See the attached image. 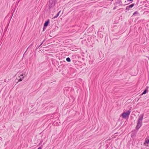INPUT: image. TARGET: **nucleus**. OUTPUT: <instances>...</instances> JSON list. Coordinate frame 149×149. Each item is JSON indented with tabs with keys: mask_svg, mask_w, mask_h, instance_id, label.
<instances>
[{
	"mask_svg": "<svg viewBox=\"0 0 149 149\" xmlns=\"http://www.w3.org/2000/svg\"><path fill=\"white\" fill-rule=\"evenodd\" d=\"M24 77H23L22 78L20 77L18 79V82L22 81L24 79Z\"/></svg>",
	"mask_w": 149,
	"mask_h": 149,
	"instance_id": "1a4fd4ad",
	"label": "nucleus"
},
{
	"mask_svg": "<svg viewBox=\"0 0 149 149\" xmlns=\"http://www.w3.org/2000/svg\"><path fill=\"white\" fill-rule=\"evenodd\" d=\"M66 61L68 62H70L71 61V60L69 57H68L66 58Z\"/></svg>",
	"mask_w": 149,
	"mask_h": 149,
	"instance_id": "f8f14e48",
	"label": "nucleus"
},
{
	"mask_svg": "<svg viewBox=\"0 0 149 149\" xmlns=\"http://www.w3.org/2000/svg\"><path fill=\"white\" fill-rule=\"evenodd\" d=\"M131 111L128 110L126 112H124L121 115L122 117L123 118H125L126 117H128L130 115Z\"/></svg>",
	"mask_w": 149,
	"mask_h": 149,
	"instance_id": "f03ea898",
	"label": "nucleus"
},
{
	"mask_svg": "<svg viewBox=\"0 0 149 149\" xmlns=\"http://www.w3.org/2000/svg\"><path fill=\"white\" fill-rule=\"evenodd\" d=\"M56 3V0H49L48 5L49 9H50L53 8Z\"/></svg>",
	"mask_w": 149,
	"mask_h": 149,
	"instance_id": "f257e3e1",
	"label": "nucleus"
},
{
	"mask_svg": "<svg viewBox=\"0 0 149 149\" xmlns=\"http://www.w3.org/2000/svg\"><path fill=\"white\" fill-rule=\"evenodd\" d=\"M4 81L5 82H7L8 81H7V80L6 79H5V80H4Z\"/></svg>",
	"mask_w": 149,
	"mask_h": 149,
	"instance_id": "f3484780",
	"label": "nucleus"
},
{
	"mask_svg": "<svg viewBox=\"0 0 149 149\" xmlns=\"http://www.w3.org/2000/svg\"><path fill=\"white\" fill-rule=\"evenodd\" d=\"M149 143V139H146L145 141V142L144 143V145L145 146H148V145H146V144H148Z\"/></svg>",
	"mask_w": 149,
	"mask_h": 149,
	"instance_id": "0eeeda50",
	"label": "nucleus"
},
{
	"mask_svg": "<svg viewBox=\"0 0 149 149\" xmlns=\"http://www.w3.org/2000/svg\"><path fill=\"white\" fill-rule=\"evenodd\" d=\"M103 36V35H101V36H100V37L101 38H102Z\"/></svg>",
	"mask_w": 149,
	"mask_h": 149,
	"instance_id": "412c9836",
	"label": "nucleus"
},
{
	"mask_svg": "<svg viewBox=\"0 0 149 149\" xmlns=\"http://www.w3.org/2000/svg\"><path fill=\"white\" fill-rule=\"evenodd\" d=\"M139 14V12L137 11H135L133 14V16H134L136 15H138Z\"/></svg>",
	"mask_w": 149,
	"mask_h": 149,
	"instance_id": "9d476101",
	"label": "nucleus"
},
{
	"mask_svg": "<svg viewBox=\"0 0 149 149\" xmlns=\"http://www.w3.org/2000/svg\"><path fill=\"white\" fill-rule=\"evenodd\" d=\"M148 87L147 86H146V88H145L144 91L141 94V95H143L146 94L148 91Z\"/></svg>",
	"mask_w": 149,
	"mask_h": 149,
	"instance_id": "423d86ee",
	"label": "nucleus"
},
{
	"mask_svg": "<svg viewBox=\"0 0 149 149\" xmlns=\"http://www.w3.org/2000/svg\"><path fill=\"white\" fill-rule=\"evenodd\" d=\"M37 149H42V148L40 147H39Z\"/></svg>",
	"mask_w": 149,
	"mask_h": 149,
	"instance_id": "a211bd4d",
	"label": "nucleus"
},
{
	"mask_svg": "<svg viewBox=\"0 0 149 149\" xmlns=\"http://www.w3.org/2000/svg\"><path fill=\"white\" fill-rule=\"evenodd\" d=\"M134 3H132L127 6L126 7V9L127 10H129L131 8L133 7L134 6Z\"/></svg>",
	"mask_w": 149,
	"mask_h": 149,
	"instance_id": "39448f33",
	"label": "nucleus"
},
{
	"mask_svg": "<svg viewBox=\"0 0 149 149\" xmlns=\"http://www.w3.org/2000/svg\"><path fill=\"white\" fill-rule=\"evenodd\" d=\"M133 0H127V1H133Z\"/></svg>",
	"mask_w": 149,
	"mask_h": 149,
	"instance_id": "6ab92c4d",
	"label": "nucleus"
},
{
	"mask_svg": "<svg viewBox=\"0 0 149 149\" xmlns=\"http://www.w3.org/2000/svg\"><path fill=\"white\" fill-rule=\"evenodd\" d=\"M69 88L68 87H65V88H64V91H68L69 90Z\"/></svg>",
	"mask_w": 149,
	"mask_h": 149,
	"instance_id": "9b49d317",
	"label": "nucleus"
},
{
	"mask_svg": "<svg viewBox=\"0 0 149 149\" xmlns=\"http://www.w3.org/2000/svg\"><path fill=\"white\" fill-rule=\"evenodd\" d=\"M59 15V13H57L56 15L54 16V18H57Z\"/></svg>",
	"mask_w": 149,
	"mask_h": 149,
	"instance_id": "ddd939ff",
	"label": "nucleus"
},
{
	"mask_svg": "<svg viewBox=\"0 0 149 149\" xmlns=\"http://www.w3.org/2000/svg\"><path fill=\"white\" fill-rule=\"evenodd\" d=\"M143 114L140 115V116H139V118L137 121V124H142V120L143 119Z\"/></svg>",
	"mask_w": 149,
	"mask_h": 149,
	"instance_id": "7ed1b4c3",
	"label": "nucleus"
},
{
	"mask_svg": "<svg viewBox=\"0 0 149 149\" xmlns=\"http://www.w3.org/2000/svg\"><path fill=\"white\" fill-rule=\"evenodd\" d=\"M142 125V124H137L136 126V130H138Z\"/></svg>",
	"mask_w": 149,
	"mask_h": 149,
	"instance_id": "6e6552de",
	"label": "nucleus"
},
{
	"mask_svg": "<svg viewBox=\"0 0 149 149\" xmlns=\"http://www.w3.org/2000/svg\"><path fill=\"white\" fill-rule=\"evenodd\" d=\"M61 11L60 10L59 11V12L58 13H59V14L60 13H61Z\"/></svg>",
	"mask_w": 149,
	"mask_h": 149,
	"instance_id": "aec40b11",
	"label": "nucleus"
},
{
	"mask_svg": "<svg viewBox=\"0 0 149 149\" xmlns=\"http://www.w3.org/2000/svg\"><path fill=\"white\" fill-rule=\"evenodd\" d=\"M24 75H25V74H24L22 73V74H20V76H19V77H24L23 76Z\"/></svg>",
	"mask_w": 149,
	"mask_h": 149,
	"instance_id": "4468645a",
	"label": "nucleus"
},
{
	"mask_svg": "<svg viewBox=\"0 0 149 149\" xmlns=\"http://www.w3.org/2000/svg\"><path fill=\"white\" fill-rule=\"evenodd\" d=\"M49 23V20L48 19L47 21H46L44 24V28L43 29V31H44V28L47 27Z\"/></svg>",
	"mask_w": 149,
	"mask_h": 149,
	"instance_id": "20e7f679",
	"label": "nucleus"
},
{
	"mask_svg": "<svg viewBox=\"0 0 149 149\" xmlns=\"http://www.w3.org/2000/svg\"><path fill=\"white\" fill-rule=\"evenodd\" d=\"M41 46V45H40L39 46H38V45L37 46V47H36V49H38Z\"/></svg>",
	"mask_w": 149,
	"mask_h": 149,
	"instance_id": "2eb2a0df",
	"label": "nucleus"
},
{
	"mask_svg": "<svg viewBox=\"0 0 149 149\" xmlns=\"http://www.w3.org/2000/svg\"><path fill=\"white\" fill-rule=\"evenodd\" d=\"M45 40H43L42 42L40 44V45L41 46V45L43 43V42H44Z\"/></svg>",
	"mask_w": 149,
	"mask_h": 149,
	"instance_id": "dca6fc26",
	"label": "nucleus"
}]
</instances>
